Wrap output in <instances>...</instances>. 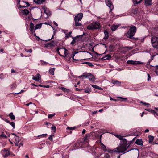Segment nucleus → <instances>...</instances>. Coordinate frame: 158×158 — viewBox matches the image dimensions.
Here are the masks:
<instances>
[{"label": "nucleus", "instance_id": "1", "mask_svg": "<svg viewBox=\"0 0 158 158\" xmlns=\"http://www.w3.org/2000/svg\"><path fill=\"white\" fill-rule=\"evenodd\" d=\"M127 141L126 139H124L123 141L115 149H114V151L118 153H122L125 151L128 147H127Z\"/></svg>", "mask_w": 158, "mask_h": 158}, {"label": "nucleus", "instance_id": "2", "mask_svg": "<svg viewBox=\"0 0 158 158\" xmlns=\"http://www.w3.org/2000/svg\"><path fill=\"white\" fill-rule=\"evenodd\" d=\"M136 27L135 26H132L130 28L126 34V35L130 38L134 39L135 38L133 37V36L136 33Z\"/></svg>", "mask_w": 158, "mask_h": 158}, {"label": "nucleus", "instance_id": "3", "mask_svg": "<svg viewBox=\"0 0 158 158\" xmlns=\"http://www.w3.org/2000/svg\"><path fill=\"white\" fill-rule=\"evenodd\" d=\"M101 27L100 23L97 21H95L87 26V28L89 30L99 29Z\"/></svg>", "mask_w": 158, "mask_h": 158}, {"label": "nucleus", "instance_id": "4", "mask_svg": "<svg viewBox=\"0 0 158 158\" xmlns=\"http://www.w3.org/2000/svg\"><path fill=\"white\" fill-rule=\"evenodd\" d=\"M151 42L152 46L154 48H158V37L152 36Z\"/></svg>", "mask_w": 158, "mask_h": 158}, {"label": "nucleus", "instance_id": "5", "mask_svg": "<svg viewBox=\"0 0 158 158\" xmlns=\"http://www.w3.org/2000/svg\"><path fill=\"white\" fill-rule=\"evenodd\" d=\"M20 139L19 138L18 136H16L15 137V140L14 143L15 144V145L17 146H19V147H20L21 146H23V144L22 143H20Z\"/></svg>", "mask_w": 158, "mask_h": 158}, {"label": "nucleus", "instance_id": "6", "mask_svg": "<svg viewBox=\"0 0 158 158\" xmlns=\"http://www.w3.org/2000/svg\"><path fill=\"white\" fill-rule=\"evenodd\" d=\"M105 2L106 5L110 8V11H111L114 8L113 6L111 3V1L110 0H106Z\"/></svg>", "mask_w": 158, "mask_h": 158}, {"label": "nucleus", "instance_id": "7", "mask_svg": "<svg viewBox=\"0 0 158 158\" xmlns=\"http://www.w3.org/2000/svg\"><path fill=\"white\" fill-rule=\"evenodd\" d=\"M85 78H88L90 81H94L95 80V78L92 74L88 73L85 75Z\"/></svg>", "mask_w": 158, "mask_h": 158}, {"label": "nucleus", "instance_id": "8", "mask_svg": "<svg viewBox=\"0 0 158 158\" xmlns=\"http://www.w3.org/2000/svg\"><path fill=\"white\" fill-rule=\"evenodd\" d=\"M127 63L128 64H133V65L140 64H142L143 63L142 62H140V61H133L132 60H128L127 61Z\"/></svg>", "mask_w": 158, "mask_h": 158}, {"label": "nucleus", "instance_id": "9", "mask_svg": "<svg viewBox=\"0 0 158 158\" xmlns=\"http://www.w3.org/2000/svg\"><path fill=\"white\" fill-rule=\"evenodd\" d=\"M83 16V14L82 13H79L75 15L74 19L81 21Z\"/></svg>", "mask_w": 158, "mask_h": 158}, {"label": "nucleus", "instance_id": "10", "mask_svg": "<svg viewBox=\"0 0 158 158\" xmlns=\"http://www.w3.org/2000/svg\"><path fill=\"white\" fill-rule=\"evenodd\" d=\"M1 152L3 156L4 157H7L10 154L9 151L6 149H4Z\"/></svg>", "mask_w": 158, "mask_h": 158}, {"label": "nucleus", "instance_id": "11", "mask_svg": "<svg viewBox=\"0 0 158 158\" xmlns=\"http://www.w3.org/2000/svg\"><path fill=\"white\" fill-rule=\"evenodd\" d=\"M32 79L35 81H38L41 79V76L38 73L36 76H33Z\"/></svg>", "mask_w": 158, "mask_h": 158}, {"label": "nucleus", "instance_id": "12", "mask_svg": "<svg viewBox=\"0 0 158 158\" xmlns=\"http://www.w3.org/2000/svg\"><path fill=\"white\" fill-rule=\"evenodd\" d=\"M143 142L141 139H137L135 142V143L139 145L142 146L143 145Z\"/></svg>", "mask_w": 158, "mask_h": 158}, {"label": "nucleus", "instance_id": "13", "mask_svg": "<svg viewBox=\"0 0 158 158\" xmlns=\"http://www.w3.org/2000/svg\"><path fill=\"white\" fill-rule=\"evenodd\" d=\"M152 0H144V5L146 6H149L152 4Z\"/></svg>", "mask_w": 158, "mask_h": 158}, {"label": "nucleus", "instance_id": "14", "mask_svg": "<svg viewBox=\"0 0 158 158\" xmlns=\"http://www.w3.org/2000/svg\"><path fill=\"white\" fill-rule=\"evenodd\" d=\"M46 0H34L33 1L36 4H41L44 2Z\"/></svg>", "mask_w": 158, "mask_h": 158}, {"label": "nucleus", "instance_id": "15", "mask_svg": "<svg viewBox=\"0 0 158 158\" xmlns=\"http://www.w3.org/2000/svg\"><path fill=\"white\" fill-rule=\"evenodd\" d=\"M75 22V25L76 26H82V24L79 22L80 21L74 19Z\"/></svg>", "mask_w": 158, "mask_h": 158}, {"label": "nucleus", "instance_id": "16", "mask_svg": "<svg viewBox=\"0 0 158 158\" xmlns=\"http://www.w3.org/2000/svg\"><path fill=\"white\" fill-rule=\"evenodd\" d=\"M153 67V69L155 70V72L156 74L158 75V65L155 66H151Z\"/></svg>", "mask_w": 158, "mask_h": 158}, {"label": "nucleus", "instance_id": "17", "mask_svg": "<svg viewBox=\"0 0 158 158\" xmlns=\"http://www.w3.org/2000/svg\"><path fill=\"white\" fill-rule=\"evenodd\" d=\"M34 25L32 22H31L30 24V30L32 33L35 32V30L34 29Z\"/></svg>", "mask_w": 158, "mask_h": 158}, {"label": "nucleus", "instance_id": "18", "mask_svg": "<svg viewBox=\"0 0 158 158\" xmlns=\"http://www.w3.org/2000/svg\"><path fill=\"white\" fill-rule=\"evenodd\" d=\"M112 83L114 84H116L118 86H120L121 84L120 82L117 80H112Z\"/></svg>", "mask_w": 158, "mask_h": 158}, {"label": "nucleus", "instance_id": "19", "mask_svg": "<svg viewBox=\"0 0 158 158\" xmlns=\"http://www.w3.org/2000/svg\"><path fill=\"white\" fill-rule=\"evenodd\" d=\"M149 140L148 142L150 143H152L153 141L154 137L153 136H152L151 135H149L148 136Z\"/></svg>", "mask_w": 158, "mask_h": 158}, {"label": "nucleus", "instance_id": "20", "mask_svg": "<svg viewBox=\"0 0 158 158\" xmlns=\"http://www.w3.org/2000/svg\"><path fill=\"white\" fill-rule=\"evenodd\" d=\"M72 38L73 39V40L71 42V44L73 45H74L76 42L77 41V39L76 38V37H72Z\"/></svg>", "mask_w": 158, "mask_h": 158}, {"label": "nucleus", "instance_id": "21", "mask_svg": "<svg viewBox=\"0 0 158 158\" xmlns=\"http://www.w3.org/2000/svg\"><path fill=\"white\" fill-rule=\"evenodd\" d=\"M119 26L117 25H113L111 26V30L114 31L116 30L118 27Z\"/></svg>", "mask_w": 158, "mask_h": 158}, {"label": "nucleus", "instance_id": "22", "mask_svg": "<svg viewBox=\"0 0 158 158\" xmlns=\"http://www.w3.org/2000/svg\"><path fill=\"white\" fill-rule=\"evenodd\" d=\"M67 50L65 48H60V52H64V55L66 56V52Z\"/></svg>", "mask_w": 158, "mask_h": 158}, {"label": "nucleus", "instance_id": "23", "mask_svg": "<svg viewBox=\"0 0 158 158\" xmlns=\"http://www.w3.org/2000/svg\"><path fill=\"white\" fill-rule=\"evenodd\" d=\"M111 58V56L110 55L108 54L106 55L105 57H103L102 58L104 60H109Z\"/></svg>", "mask_w": 158, "mask_h": 158}, {"label": "nucleus", "instance_id": "24", "mask_svg": "<svg viewBox=\"0 0 158 158\" xmlns=\"http://www.w3.org/2000/svg\"><path fill=\"white\" fill-rule=\"evenodd\" d=\"M92 86L94 88L96 89L99 90H102L103 89L102 88L96 85H92Z\"/></svg>", "mask_w": 158, "mask_h": 158}, {"label": "nucleus", "instance_id": "25", "mask_svg": "<svg viewBox=\"0 0 158 158\" xmlns=\"http://www.w3.org/2000/svg\"><path fill=\"white\" fill-rule=\"evenodd\" d=\"M9 116L10 117L11 120H14L15 119V116L12 113H10L9 114Z\"/></svg>", "mask_w": 158, "mask_h": 158}, {"label": "nucleus", "instance_id": "26", "mask_svg": "<svg viewBox=\"0 0 158 158\" xmlns=\"http://www.w3.org/2000/svg\"><path fill=\"white\" fill-rule=\"evenodd\" d=\"M143 0H133V2L135 4H138L141 2Z\"/></svg>", "mask_w": 158, "mask_h": 158}, {"label": "nucleus", "instance_id": "27", "mask_svg": "<svg viewBox=\"0 0 158 158\" xmlns=\"http://www.w3.org/2000/svg\"><path fill=\"white\" fill-rule=\"evenodd\" d=\"M60 89L64 92H67L68 93L70 91L69 89L63 87H61Z\"/></svg>", "mask_w": 158, "mask_h": 158}, {"label": "nucleus", "instance_id": "28", "mask_svg": "<svg viewBox=\"0 0 158 158\" xmlns=\"http://www.w3.org/2000/svg\"><path fill=\"white\" fill-rule=\"evenodd\" d=\"M115 136L117 138H118L120 140H122V142L123 141V140L124 139L123 138L122 136L118 135H115Z\"/></svg>", "mask_w": 158, "mask_h": 158}, {"label": "nucleus", "instance_id": "29", "mask_svg": "<svg viewBox=\"0 0 158 158\" xmlns=\"http://www.w3.org/2000/svg\"><path fill=\"white\" fill-rule=\"evenodd\" d=\"M55 69V68H53L50 69L49 70V72L51 74L53 75L54 74V72Z\"/></svg>", "mask_w": 158, "mask_h": 158}, {"label": "nucleus", "instance_id": "30", "mask_svg": "<svg viewBox=\"0 0 158 158\" xmlns=\"http://www.w3.org/2000/svg\"><path fill=\"white\" fill-rule=\"evenodd\" d=\"M83 37V35H77L75 37H76V38L77 40V41H79L81 40Z\"/></svg>", "mask_w": 158, "mask_h": 158}, {"label": "nucleus", "instance_id": "31", "mask_svg": "<svg viewBox=\"0 0 158 158\" xmlns=\"http://www.w3.org/2000/svg\"><path fill=\"white\" fill-rule=\"evenodd\" d=\"M41 26L42 25L41 24H37L35 27V30L37 29L40 28L41 27Z\"/></svg>", "mask_w": 158, "mask_h": 158}, {"label": "nucleus", "instance_id": "32", "mask_svg": "<svg viewBox=\"0 0 158 158\" xmlns=\"http://www.w3.org/2000/svg\"><path fill=\"white\" fill-rule=\"evenodd\" d=\"M29 11L27 9H25L23 10V13L27 15L29 13Z\"/></svg>", "mask_w": 158, "mask_h": 158}, {"label": "nucleus", "instance_id": "33", "mask_svg": "<svg viewBox=\"0 0 158 158\" xmlns=\"http://www.w3.org/2000/svg\"><path fill=\"white\" fill-rule=\"evenodd\" d=\"M7 136L4 134V132H2L1 134L0 135V138H6Z\"/></svg>", "mask_w": 158, "mask_h": 158}, {"label": "nucleus", "instance_id": "34", "mask_svg": "<svg viewBox=\"0 0 158 158\" xmlns=\"http://www.w3.org/2000/svg\"><path fill=\"white\" fill-rule=\"evenodd\" d=\"M82 143H81V142L79 141L77 143L76 145L77 146H78L79 147L81 148L82 147Z\"/></svg>", "mask_w": 158, "mask_h": 158}, {"label": "nucleus", "instance_id": "35", "mask_svg": "<svg viewBox=\"0 0 158 158\" xmlns=\"http://www.w3.org/2000/svg\"><path fill=\"white\" fill-rule=\"evenodd\" d=\"M71 33L72 32L70 31L69 33L66 34L65 37H66L67 38H69L70 37H72V36H71Z\"/></svg>", "mask_w": 158, "mask_h": 158}, {"label": "nucleus", "instance_id": "36", "mask_svg": "<svg viewBox=\"0 0 158 158\" xmlns=\"http://www.w3.org/2000/svg\"><path fill=\"white\" fill-rule=\"evenodd\" d=\"M155 55H153L151 56V58L149 60L148 62L147 63V65H148L150 64V62H151L154 58V57L155 56Z\"/></svg>", "mask_w": 158, "mask_h": 158}, {"label": "nucleus", "instance_id": "37", "mask_svg": "<svg viewBox=\"0 0 158 158\" xmlns=\"http://www.w3.org/2000/svg\"><path fill=\"white\" fill-rule=\"evenodd\" d=\"M146 110L151 112V113L153 114H154V113L155 112V111L154 110H152L151 109H146Z\"/></svg>", "mask_w": 158, "mask_h": 158}, {"label": "nucleus", "instance_id": "38", "mask_svg": "<svg viewBox=\"0 0 158 158\" xmlns=\"http://www.w3.org/2000/svg\"><path fill=\"white\" fill-rule=\"evenodd\" d=\"M101 148L105 152H106L107 151L106 146L103 144H102L101 146Z\"/></svg>", "mask_w": 158, "mask_h": 158}, {"label": "nucleus", "instance_id": "39", "mask_svg": "<svg viewBox=\"0 0 158 158\" xmlns=\"http://www.w3.org/2000/svg\"><path fill=\"white\" fill-rule=\"evenodd\" d=\"M41 7L42 9L44 10V12L46 14H48V13L46 12V10H47V8L45 6H42Z\"/></svg>", "mask_w": 158, "mask_h": 158}, {"label": "nucleus", "instance_id": "40", "mask_svg": "<svg viewBox=\"0 0 158 158\" xmlns=\"http://www.w3.org/2000/svg\"><path fill=\"white\" fill-rule=\"evenodd\" d=\"M82 64H87L89 66H93L92 64L89 62H85L82 63Z\"/></svg>", "mask_w": 158, "mask_h": 158}, {"label": "nucleus", "instance_id": "41", "mask_svg": "<svg viewBox=\"0 0 158 158\" xmlns=\"http://www.w3.org/2000/svg\"><path fill=\"white\" fill-rule=\"evenodd\" d=\"M47 135V134H42V135H39L38 136V137L39 138H41L42 137H46V136Z\"/></svg>", "mask_w": 158, "mask_h": 158}, {"label": "nucleus", "instance_id": "42", "mask_svg": "<svg viewBox=\"0 0 158 158\" xmlns=\"http://www.w3.org/2000/svg\"><path fill=\"white\" fill-rule=\"evenodd\" d=\"M84 91L86 93H89L91 92V90L89 89H85Z\"/></svg>", "mask_w": 158, "mask_h": 158}, {"label": "nucleus", "instance_id": "43", "mask_svg": "<svg viewBox=\"0 0 158 158\" xmlns=\"http://www.w3.org/2000/svg\"><path fill=\"white\" fill-rule=\"evenodd\" d=\"M85 75H82L78 77V78L81 79H83L85 78Z\"/></svg>", "mask_w": 158, "mask_h": 158}, {"label": "nucleus", "instance_id": "44", "mask_svg": "<svg viewBox=\"0 0 158 158\" xmlns=\"http://www.w3.org/2000/svg\"><path fill=\"white\" fill-rule=\"evenodd\" d=\"M55 115V114H50L48 115V118H52Z\"/></svg>", "mask_w": 158, "mask_h": 158}, {"label": "nucleus", "instance_id": "45", "mask_svg": "<svg viewBox=\"0 0 158 158\" xmlns=\"http://www.w3.org/2000/svg\"><path fill=\"white\" fill-rule=\"evenodd\" d=\"M104 155V157L105 158H110V156L108 154L105 153Z\"/></svg>", "mask_w": 158, "mask_h": 158}, {"label": "nucleus", "instance_id": "46", "mask_svg": "<svg viewBox=\"0 0 158 158\" xmlns=\"http://www.w3.org/2000/svg\"><path fill=\"white\" fill-rule=\"evenodd\" d=\"M56 127L54 126H53L52 127H51V129L54 131V132H56Z\"/></svg>", "mask_w": 158, "mask_h": 158}, {"label": "nucleus", "instance_id": "47", "mask_svg": "<svg viewBox=\"0 0 158 158\" xmlns=\"http://www.w3.org/2000/svg\"><path fill=\"white\" fill-rule=\"evenodd\" d=\"M56 52L60 56H62V55L61 54L60 52V48H58L56 49Z\"/></svg>", "mask_w": 158, "mask_h": 158}, {"label": "nucleus", "instance_id": "48", "mask_svg": "<svg viewBox=\"0 0 158 158\" xmlns=\"http://www.w3.org/2000/svg\"><path fill=\"white\" fill-rule=\"evenodd\" d=\"M11 126L13 127V128L14 129L15 128V123L13 122H10V123Z\"/></svg>", "mask_w": 158, "mask_h": 158}, {"label": "nucleus", "instance_id": "49", "mask_svg": "<svg viewBox=\"0 0 158 158\" xmlns=\"http://www.w3.org/2000/svg\"><path fill=\"white\" fill-rule=\"evenodd\" d=\"M155 109L157 110V112H155L154 115L155 116L156 115L158 116V108H156Z\"/></svg>", "mask_w": 158, "mask_h": 158}, {"label": "nucleus", "instance_id": "50", "mask_svg": "<svg viewBox=\"0 0 158 158\" xmlns=\"http://www.w3.org/2000/svg\"><path fill=\"white\" fill-rule=\"evenodd\" d=\"M107 151L108 152H109V153H112L113 152H114V149H113V150H107Z\"/></svg>", "mask_w": 158, "mask_h": 158}, {"label": "nucleus", "instance_id": "51", "mask_svg": "<svg viewBox=\"0 0 158 158\" xmlns=\"http://www.w3.org/2000/svg\"><path fill=\"white\" fill-rule=\"evenodd\" d=\"M47 44L48 45H50L51 46H54V42H52V43H49V44L48 43L46 44V46H48V45H47Z\"/></svg>", "mask_w": 158, "mask_h": 158}, {"label": "nucleus", "instance_id": "52", "mask_svg": "<svg viewBox=\"0 0 158 158\" xmlns=\"http://www.w3.org/2000/svg\"><path fill=\"white\" fill-rule=\"evenodd\" d=\"M104 34H105V35H108V31L106 30H105L104 31Z\"/></svg>", "mask_w": 158, "mask_h": 158}, {"label": "nucleus", "instance_id": "53", "mask_svg": "<svg viewBox=\"0 0 158 158\" xmlns=\"http://www.w3.org/2000/svg\"><path fill=\"white\" fill-rule=\"evenodd\" d=\"M109 37V35H105L104 37L103 38V39L105 40H107Z\"/></svg>", "mask_w": 158, "mask_h": 158}, {"label": "nucleus", "instance_id": "54", "mask_svg": "<svg viewBox=\"0 0 158 158\" xmlns=\"http://www.w3.org/2000/svg\"><path fill=\"white\" fill-rule=\"evenodd\" d=\"M75 128V127H67V129L68 130H74Z\"/></svg>", "mask_w": 158, "mask_h": 158}, {"label": "nucleus", "instance_id": "55", "mask_svg": "<svg viewBox=\"0 0 158 158\" xmlns=\"http://www.w3.org/2000/svg\"><path fill=\"white\" fill-rule=\"evenodd\" d=\"M16 87V84L15 83L13 84L12 85V88L14 89Z\"/></svg>", "mask_w": 158, "mask_h": 158}, {"label": "nucleus", "instance_id": "56", "mask_svg": "<svg viewBox=\"0 0 158 158\" xmlns=\"http://www.w3.org/2000/svg\"><path fill=\"white\" fill-rule=\"evenodd\" d=\"M26 4H27V5H26V6H20V7H27L30 5V4L28 3H26Z\"/></svg>", "mask_w": 158, "mask_h": 158}, {"label": "nucleus", "instance_id": "57", "mask_svg": "<svg viewBox=\"0 0 158 158\" xmlns=\"http://www.w3.org/2000/svg\"><path fill=\"white\" fill-rule=\"evenodd\" d=\"M141 103H143V104L145 105H147L148 106H147V107H148L149 106H149L150 105L149 104L146 103H144L143 102L141 101Z\"/></svg>", "mask_w": 158, "mask_h": 158}, {"label": "nucleus", "instance_id": "58", "mask_svg": "<svg viewBox=\"0 0 158 158\" xmlns=\"http://www.w3.org/2000/svg\"><path fill=\"white\" fill-rule=\"evenodd\" d=\"M52 135H53L49 137L48 139L50 140H52Z\"/></svg>", "mask_w": 158, "mask_h": 158}, {"label": "nucleus", "instance_id": "59", "mask_svg": "<svg viewBox=\"0 0 158 158\" xmlns=\"http://www.w3.org/2000/svg\"><path fill=\"white\" fill-rule=\"evenodd\" d=\"M147 75H148V81H149L150 79L151 78V77H150V74H149L148 73Z\"/></svg>", "mask_w": 158, "mask_h": 158}, {"label": "nucleus", "instance_id": "60", "mask_svg": "<svg viewBox=\"0 0 158 158\" xmlns=\"http://www.w3.org/2000/svg\"><path fill=\"white\" fill-rule=\"evenodd\" d=\"M27 52H30V53H31L32 52V50L31 49H30L29 50H28V51H27Z\"/></svg>", "mask_w": 158, "mask_h": 158}, {"label": "nucleus", "instance_id": "61", "mask_svg": "<svg viewBox=\"0 0 158 158\" xmlns=\"http://www.w3.org/2000/svg\"><path fill=\"white\" fill-rule=\"evenodd\" d=\"M5 122H7L8 123H9V124L10 123V122L7 119H5Z\"/></svg>", "mask_w": 158, "mask_h": 158}, {"label": "nucleus", "instance_id": "62", "mask_svg": "<svg viewBox=\"0 0 158 158\" xmlns=\"http://www.w3.org/2000/svg\"><path fill=\"white\" fill-rule=\"evenodd\" d=\"M47 64H48V63H46V62H44L42 63V65H46Z\"/></svg>", "mask_w": 158, "mask_h": 158}, {"label": "nucleus", "instance_id": "63", "mask_svg": "<svg viewBox=\"0 0 158 158\" xmlns=\"http://www.w3.org/2000/svg\"><path fill=\"white\" fill-rule=\"evenodd\" d=\"M24 91V90H21L20 92H19L18 93H15V94H21L22 92H23Z\"/></svg>", "mask_w": 158, "mask_h": 158}, {"label": "nucleus", "instance_id": "64", "mask_svg": "<svg viewBox=\"0 0 158 158\" xmlns=\"http://www.w3.org/2000/svg\"><path fill=\"white\" fill-rule=\"evenodd\" d=\"M86 130L85 129H83V130L82 131V134H85V133L86 132Z\"/></svg>", "mask_w": 158, "mask_h": 158}]
</instances>
